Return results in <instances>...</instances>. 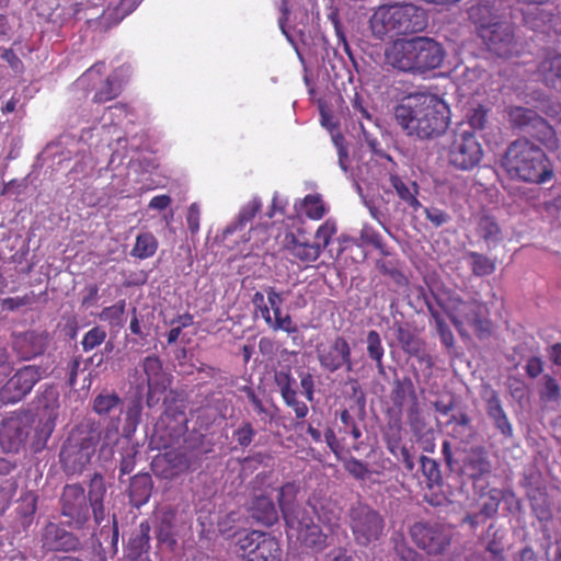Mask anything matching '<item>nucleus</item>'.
I'll list each match as a JSON object with an SVG mask.
<instances>
[{
    "label": "nucleus",
    "instance_id": "f257e3e1",
    "mask_svg": "<svg viewBox=\"0 0 561 561\" xmlns=\"http://www.w3.org/2000/svg\"><path fill=\"white\" fill-rule=\"evenodd\" d=\"M394 118L409 137L433 139L447 130L450 110L437 95L417 92L401 100L394 107Z\"/></svg>",
    "mask_w": 561,
    "mask_h": 561
},
{
    "label": "nucleus",
    "instance_id": "f03ea898",
    "mask_svg": "<svg viewBox=\"0 0 561 561\" xmlns=\"http://www.w3.org/2000/svg\"><path fill=\"white\" fill-rule=\"evenodd\" d=\"M446 53L428 36L398 37L385 48V60L393 70L412 77H425L438 69Z\"/></svg>",
    "mask_w": 561,
    "mask_h": 561
},
{
    "label": "nucleus",
    "instance_id": "7ed1b4c3",
    "mask_svg": "<svg viewBox=\"0 0 561 561\" xmlns=\"http://www.w3.org/2000/svg\"><path fill=\"white\" fill-rule=\"evenodd\" d=\"M298 488L294 483H285L278 489V506L282 512L287 536H296L297 540L307 549L320 552L328 546V535L313 522L309 512L297 502Z\"/></svg>",
    "mask_w": 561,
    "mask_h": 561
},
{
    "label": "nucleus",
    "instance_id": "20e7f679",
    "mask_svg": "<svg viewBox=\"0 0 561 561\" xmlns=\"http://www.w3.org/2000/svg\"><path fill=\"white\" fill-rule=\"evenodd\" d=\"M501 165L511 179L525 183L541 184L553 175L543 149L526 137L518 138L508 145Z\"/></svg>",
    "mask_w": 561,
    "mask_h": 561
},
{
    "label": "nucleus",
    "instance_id": "39448f33",
    "mask_svg": "<svg viewBox=\"0 0 561 561\" xmlns=\"http://www.w3.org/2000/svg\"><path fill=\"white\" fill-rule=\"evenodd\" d=\"M427 24L426 11L409 2L381 4L369 20L371 33L378 39H385L390 34L399 36L420 33Z\"/></svg>",
    "mask_w": 561,
    "mask_h": 561
},
{
    "label": "nucleus",
    "instance_id": "423d86ee",
    "mask_svg": "<svg viewBox=\"0 0 561 561\" xmlns=\"http://www.w3.org/2000/svg\"><path fill=\"white\" fill-rule=\"evenodd\" d=\"M101 442L100 424L85 420L75 427L61 446L59 461L67 474L81 473L91 462Z\"/></svg>",
    "mask_w": 561,
    "mask_h": 561
},
{
    "label": "nucleus",
    "instance_id": "0eeeda50",
    "mask_svg": "<svg viewBox=\"0 0 561 561\" xmlns=\"http://www.w3.org/2000/svg\"><path fill=\"white\" fill-rule=\"evenodd\" d=\"M348 526L354 541L360 547H368L383 535L385 519L371 506L357 503L348 511Z\"/></svg>",
    "mask_w": 561,
    "mask_h": 561
},
{
    "label": "nucleus",
    "instance_id": "6e6552de",
    "mask_svg": "<svg viewBox=\"0 0 561 561\" xmlns=\"http://www.w3.org/2000/svg\"><path fill=\"white\" fill-rule=\"evenodd\" d=\"M410 536L417 548L428 556H443L451 545L453 527L438 522H416L410 527Z\"/></svg>",
    "mask_w": 561,
    "mask_h": 561
},
{
    "label": "nucleus",
    "instance_id": "1a4fd4ad",
    "mask_svg": "<svg viewBox=\"0 0 561 561\" xmlns=\"http://www.w3.org/2000/svg\"><path fill=\"white\" fill-rule=\"evenodd\" d=\"M187 432V417L183 410L167 409L154 425L151 444L157 449L180 446Z\"/></svg>",
    "mask_w": 561,
    "mask_h": 561
},
{
    "label": "nucleus",
    "instance_id": "9d476101",
    "mask_svg": "<svg viewBox=\"0 0 561 561\" xmlns=\"http://www.w3.org/2000/svg\"><path fill=\"white\" fill-rule=\"evenodd\" d=\"M238 550L245 561H280L283 550L279 541L268 533L251 530L239 538Z\"/></svg>",
    "mask_w": 561,
    "mask_h": 561
},
{
    "label": "nucleus",
    "instance_id": "9b49d317",
    "mask_svg": "<svg viewBox=\"0 0 561 561\" xmlns=\"http://www.w3.org/2000/svg\"><path fill=\"white\" fill-rule=\"evenodd\" d=\"M504 115L513 129L529 134L540 141L553 135L549 123L533 108L507 105L504 108Z\"/></svg>",
    "mask_w": 561,
    "mask_h": 561
},
{
    "label": "nucleus",
    "instance_id": "f8f14e48",
    "mask_svg": "<svg viewBox=\"0 0 561 561\" xmlns=\"http://www.w3.org/2000/svg\"><path fill=\"white\" fill-rule=\"evenodd\" d=\"M33 414L14 412L2 420L0 425V446L5 453H19L24 446L32 425Z\"/></svg>",
    "mask_w": 561,
    "mask_h": 561
},
{
    "label": "nucleus",
    "instance_id": "ddd939ff",
    "mask_svg": "<svg viewBox=\"0 0 561 561\" xmlns=\"http://www.w3.org/2000/svg\"><path fill=\"white\" fill-rule=\"evenodd\" d=\"M422 474L425 479L427 491L425 501L432 506H447L454 503L455 493L453 486L445 483L442 478L439 465L432 458H420Z\"/></svg>",
    "mask_w": 561,
    "mask_h": 561
},
{
    "label": "nucleus",
    "instance_id": "4468645a",
    "mask_svg": "<svg viewBox=\"0 0 561 561\" xmlns=\"http://www.w3.org/2000/svg\"><path fill=\"white\" fill-rule=\"evenodd\" d=\"M316 352L320 367L324 371L335 373L341 368L347 373L354 370L351 345L342 335H336L325 344H318Z\"/></svg>",
    "mask_w": 561,
    "mask_h": 561
},
{
    "label": "nucleus",
    "instance_id": "2eb2a0df",
    "mask_svg": "<svg viewBox=\"0 0 561 561\" xmlns=\"http://www.w3.org/2000/svg\"><path fill=\"white\" fill-rule=\"evenodd\" d=\"M60 514L66 517L67 525L81 529L90 519V507L84 489L80 484H67L60 496Z\"/></svg>",
    "mask_w": 561,
    "mask_h": 561
},
{
    "label": "nucleus",
    "instance_id": "dca6fc26",
    "mask_svg": "<svg viewBox=\"0 0 561 561\" xmlns=\"http://www.w3.org/2000/svg\"><path fill=\"white\" fill-rule=\"evenodd\" d=\"M41 369L35 365H26L18 369L0 390V399L4 403H16L24 399L41 380Z\"/></svg>",
    "mask_w": 561,
    "mask_h": 561
},
{
    "label": "nucleus",
    "instance_id": "f3484780",
    "mask_svg": "<svg viewBox=\"0 0 561 561\" xmlns=\"http://www.w3.org/2000/svg\"><path fill=\"white\" fill-rule=\"evenodd\" d=\"M39 541L45 552H78L82 549V541L76 534L53 522L42 528Z\"/></svg>",
    "mask_w": 561,
    "mask_h": 561
},
{
    "label": "nucleus",
    "instance_id": "a211bd4d",
    "mask_svg": "<svg viewBox=\"0 0 561 561\" xmlns=\"http://www.w3.org/2000/svg\"><path fill=\"white\" fill-rule=\"evenodd\" d=\"M46 330H27L12 334V350L21 360H32L43 355L50 344Z\"/></svg>",
    "mask_w": 561,
    "mask_h": 561
},
{
    "label": "nucleus",
    "instance_id": "6ab92c4d",
    "mask_svg": "<svg viewBox=\"0 0 561 561\" xmlns=\"http://www.w3.org/2000/svg\"><path fill=\"white\" fill-rule=\"evenodd\" d=\"M479 35L489 50L501 58H508L516 49L515 35L512 26L507 23L495 22L481 27Z\"/></svg>",
    "mask_w": 561,
    "mask_h": 561
},
{
    "label": "nucleus",
    "instance_id": "aec40b11",
    "mask_svg": "<svg viewBox=\"0 0 561 561\" xmlns=\"http://www.w3.org/2000/svg\"><path fill=\"white\" fill-rule=\"evenodd\" d=\"M524 24L533 31L549 32L557 31L558 20L557 5L548 0L538 5H529L520 9Z\"/></svg>",
    "mask_w": 561,
    "mask_h": 561
},
{
    "label": "nucleus",
    "instance_id": "412c9836",
    "mask_svg": "<svg viewBox=\"0 0 561 561\" xmlns=\"http://www.w3.org/2000/svg\"><path fill=\"white\" fill-rule=\"evenodd\" d=\"M151 526L148 520H142L135 528L124 547V556L128 561H151L150 551Z\"/></svg>",
    "mask_w": 561,
    "mask_h": 561
},
{
    "label": "nucleus",
    "instance_id": "4be33fe9",
    "mask_svg": "<svg viewBox=\"0 0 561 561\" xmlns=\"http://www.w3.org/2000/svg\"><path fill=\"white\" fill-rule=\"evenodd\" d=\"M462 322L473 328L474 334L480 340L489 339L493 333L491 321L484 316L485 307L476 300L462 304L461 310Z\"/></svg>",
    "mask_w": 561,
    "mask_h": 561
},
{
    "label": "nucleus",
    "instance_id": "5701e85b",
    "mask_svg": "<svg viewBox=\"0 0 561 561\" xmlns=\"http://www.w3.org/2000/svg\"><path fill=\"white\" fill-rule=\"evenodd\" d=\"M142 370L146 375V382L148 387L147 402L157 393H162L168 385L169 379L163 371L162 363L156 355L147 356L141 363Z\"/></svg>",
    "mask_w": 561,
    "mask_h": 561
},
{
    "label": "nucleus",
    "instance_id": "b1692460",
    "mask_svg": "<svg viewBox=\"0 0 561 561\" xmlns=\"http://www.w3.org/2000/svg\"><path fill=\"white\" fill-rule=\"evenodd\" d=\"M540 82L561 93V54L548 51L537 66Z\"/></svg>",
    "mask_w": 561,
    "mask_h": 561
},
{
    "label": "nucleus",
    "instance_id": "393cba45",
    "mask_svg": "<svg viewBox=\"0 0 561 561\" xmlns=\"http://www.w3.org/2000/svg\"><path fill=\"white\" fill-rule=\"evenodd\" d=\"M249 516L266 527L273 526L278 522V511L273 500L264 494L254 495L248 506Z\"/></svg>",
    "mask_w": 561,
    "mask_h": 561
},
{
    "label": "nucleus",
    "instance_id": "a878e982",
    "mask_svg": "<svg viewBox=\"0 0 561 561\" xmlns=\"http://www.w3.org/2000/svg\"><path fill=\"white\" fill-rule=\"evenodd\" d=\"M284 248L294 261L306 264L307 266L318 260L321 254L320 244L300 241L291 232L285 236Z\"/></svg>",
    "mask_w": 561,
    "mask_h": 561
},
{
    "label": "nucleus",
    "instance_id": "bb28decb",
    "mask_svg": "<svg viewBox=\"0 0 561 561\" xmlns=\"http://www.w3.org/2000/svg\"><path fill=\"white\" fill-rule=\"evenodd\" d=\"M462 142L458 147V167L470 169L479 163L482 157V149L474 135L463 129L461 130Z\"/></svg>",
    "mask_w": 561,
    "mask_h": 561
},
{
    "label": "nucleus",
    "instance_id": "cd10ccee",
    "mask_svg": "<svg viewBox=\"0 0 561 561\" xmlns=\"http://www.w3.org/2000/svg\"><path fill=\"white\" fill-rule=\"evenodd\" d=\"M105 494L106 488L102 476L94 474L90 481L87 502L89 501L90 503L89 507L92 510L93 518L96 525H100L105 518V510L103 504Z\"/></svg>",
    "mask_w": 561,
    "mask_h": 561
},
{
    "label": "nucleus",
    "instance_id": "c85d7f7f",
    "mask_svg": "<svg viewBox=\"0 0 561 561\" xmlns=\"http://www.w3.org/2000/svg\"><path fill=\"white\" fill-rule=\"evenodd\" d=\"M432 317L435 320L436 332L442 343L447 347L454 346V335L449 328V323L456 325V313L453 309L440 306V309L431 308Z\"/></svg>",
    "mask_w": 561,
    "mask_h": 561
},
{
    "label": "nucleus",
    "instance_id": "c756f323",
    "mask_svg": "<svg viewBox=\"0 0 561 561\" xmlns=\"http://www.w3.org/2000/svg\"><path fill=\"white\" fill-rule=\"evenodd\" d=\"M164 453L154 459V465L164 461L169 466L170 472L167 476L173 477L187 471L191 467V460L186 453L180 446H173L163 449Z\"/></svg>",
    "mask_w": 561,
    "mask_h": 561
},
{
    "label": "nucleus",
    "instance_id": "7c9ffc66",
    "mask_svg": "<svg viewBox=\"0 0 561 561\" xmlns=\"http://www.w3.org/2000/svg\"><path fill=\"white\" fill-rule=\"evenodd\" d=\"M152 479L149 473H138L130 479L128 494L130 503L140 507L146 504L151 495Z\"/></svg>",
    "mask_w": 561,
    "mask_h": 561
},
{
    "label": "nucleus",
    "instance_id": "2f4dec72",
    "mask_svg": "<svg viewBox=\"0 0 561 561\" xmlns=\"http://www.w3.org/2000/svg\"><path fill=\"white\" fill-rule=\"evenodd\" d=\"M389 181L399 198L410 208L416 211L422 206L417 199L419 186L415 182L408 184L398 174H391Z\"/></svg>",
    "mask_w": 561,
    "mask_h": 561
},
{
    "label": "nucleus",
    "instance_id": "473e14b6",
    "mask_svg": "<svg viewBox=\"0 0 561 561\" xmlns=\"http://www.w3.org/2000/svg\"><path fill=\"white\" fill-rule=\"evenodd\" d=\"M488 415L493 420L495 427L505 436L512 437L513 430L507 416L501 405L500 398L495 391L491 393L486 401Z\"/></svg>",
    "mask_w": 561,
    "mask_h": 561
},
{
    "label": "nucleus",
    "instance_id": "72a5a7b5",
    "mask_svg": "<svg viewBox=\"0 0 561 561\" xmlns=\"http://www.w3.org/2000/svg\"><path fill=\"white\" fill-rule=\"evenodd\" d=\"M104 71L105 62H95L75 81V88L83 91L84 93L94 91L102 83Z\"/></svg>",
    "mask_w": 561,
    "mask_h": 561
},
{
    "label": "nucleus",
    "instance_id": "f704fd0d",
    "mask_svg": "<svg viewBox=\"0 0 561 561\" xmlns=\"http://www.w3.org/2000/svg\"><path fill=\"white\" fill-rule=\"evenodd\" d=\"M56 417L57 414L54 411H49L46 416L39 419L32 440V450L34 453L45 448L47 440L54 432Z\"/></svg>",
    "mask_w": 561,
    "mask_h": 561
},
{
    "label": "nucleus",
    "instance_id": "c9c22d12",
    "mask_svg": "<svg viewBox=\"0 0 561 561\" xmlns=\"http://www.w3.org/2000/svg\"><path fill=\"white\" fill-rule=\"evenodd\" d=\"M465 469L471 478L481 477L490 472L491 465L486 459L485 451L482 447H472L469 455L463 459Z\"/></svg>",
    "mask_w": 561,
    "mask_h": 561
},
{
    "label": "nucleus",
    "instance_id": "e433bc0d",
    "mask_svg": "<svg viewBox=\"0 0 561 561\" xmlns=\"http://www.w3.org/2000/svg\"><path fill=\"white\" fill-rule=\"evenodd\" d=\"M122 399L115 392H101L92 401V410L100 416H107L116 411L122 412Z\"/></svg>",
    "mask_w": 561,
    "mask_h": 561
},
{
    "label": "nucleus",
    "instance_id": "4c0bfd02",
    "mask_svg": "<svg viewBox=\"0 0 561 561\" xmlns=\"http://www.w3.org/2000/svg\"><path fill=\"white\" fill-rule=\"evenodd\" d=\"M158 245L159 242L151 232H140L136 237L135 245L130 251V255L139 260L152 257L158 250Z\"/></svg>",
    "mask_w": 561,
    "mask_h": 561
},
{
    "label": "nucleus",
    "instance_id": "58836bf2",
    "mask_svg": "<svg viewBox=\"0 0 561 561\" xmlns=\"http://www.w3.org/2000/svg\"><path fill=\"white\" fill-rule=\"evenodd\" d=\"M137 454V445L130 440L129 436H124L119 448V480L134 471Z\"/></svg>",
    "mask_w": 561,
    "mask_h": 561
},
{
    "label": "nucleus",
    "instance_id": "ea45409f",
    "mask_svg": "<svg viewBox=\"0 0 561 561\" xmlns=\"http://www.w3.org/2000/svg\"><path fill=\"white\" fill-rule=\"evenodd\" d=\"M367 355L375 362L376 368L380 375L385 374L383 356L385 348L380 334L376 330H370L366 335Z\"/></svg>",
    "mask_w": 561,
    "mask_h": 561
},
{
    "label": "nucleus",
    "instance_id": "a19ab883",
    "mask_svg": "<svg viewBox=\"0 0 561 561\" xmlns=\"http://www.w3.org/2000/svg\"><path fill=\"white\" fill-rule=\"evenodd\" d=\"M142 414V398L140 396L134 397L126 407L124 436H130L135 433L138 424L141 421Z\"/></svg>",
    "mask_w": 561,
    "mask_h": 561
},
{
    "label": "nucleus",
    "instance_id": "79ce46f5",
    "mask_svg": "<svg viewBox=\"0 0 561 561\" xmlns=\"http://www.w3.org/2000/svg\"><path fill=\"white\" fill-rule=\"evenodd\" d=\"M94 91L92 101L102 104L116 99L122 92V87L117 83L115 77L107 76L102 79V83Z\"/></svg>",
    "mask_w": 561,
    "mask_h": 561
},
{
    "label": "nucleus",
    "instance_id": "37998d69",
    "mask_svg": "<svg viewBox=\"0 0 561 561\" xmlns=\"http://www.w3.org/2000/svg\"><path fill=\"white\" fill-rule=\"evenodd\" d=\"M126 311V300L121 299L116 304L103 308L99 313L101 321L107 322L113 328H121L124 325V316Z\"/></svg>",
    "mask_w": 561,
    "mask_h": 561
},
{
    "label": "nucleus",
    "instance_id": "c03bdc74",
    "mask_svg": "<svg viewBox=\"0 0 561 561\" xmlns=\"http://www.w3.org/2000/svg\"><path fill=\"white\" fill-rule=\"evenodd\" d=\"M119 417L111 420V422L106 425L104 431H101V454H104L106 448H108L110 456L113 455L112 445L118 446L121 448V443L123 437H119L118 431Z\"/></svg>",
    "mask_w": 561,
    "mask_h": 561
},
{
    "label": "nucleus",
    "instance_id": "a18cd8bd",
    "mask_svg": "<svg viewBox=\"0 0 561 561\" xmlns=\"http://www.w3.org/2000/svg\"><path fill=\"white\" fill-rule=\"evenodd\" d=\"M302 211L311 220H320L327 213L325 205L319 194H308L302 199Z\"/></svg>",
    "mask_w": 561,
    "mask_h": 561
},
{
    "label": "nucleus",
    "instance_id": "49530a36",
    "mask_svg": "<svg viewBox=\"0 0 561 561\" xmlns=\"http://www.w3.org/2000/svg\"><path fill=\"white\" fill-rule=\"evenodd\" d=\"M261 209L262 202L257 196H254L240 209L237 224L234 225L233 230L245 227L247 224L251 222L255 218V216L261 211Z\"/></svg>",
    "mask_w": 561,
    "mask_h": 561
},
{
    "label": "nucleus",
    "instance_id": "de8ad7c7",
    "mask_svg": "<svg viewBox=\"0 0 561 561\" xmlns=\"http://www.w3.org/2000/svg\"><path fill=\"white\" fill-rule=\"evenodd\" d=\"M541 401L558 402L561 399V388L558 380L550 376L543 375L541 378V389L539 391Z\"/></svg>",
    "mask_w": 561,
    "mask_h": 561
},
{
    "label": "nucleus",
    "instance_id": "09e8293b",
    "mask_svg": "<svg viewBox=\"0 0 561 561\" xmlns=\"http://www.w3.org/2000/svg\"><path fill=\"white\" fill-rule=\"evenodd\" d=\"M156 539L159 545H165L168 548L173 549L176 540L173 535V524L167 516L162 517L154 528Z\"/></svg>",
    "mask_w": 561,
    "mask_h": 561
},
{
    "label": "nucleus",
    "instance_id": "8fccbe9b",
    "mask_svg": "<svg viewBox=\"0 0 561 561\" xmlns=\"http://www.w3.org/2000/svg\"><path fill=\"white\" fill-rule=\"evenodd\" d=\"M141 0H119L117 3L108 2L107 9L104 11V15H112V11L114 14V22L118 23L126 15L131 13Z\"/></svg>",
    "mask_w": 561,
    "mask_h": 561
},
{
    "label": "nucleus",
    "instance_id": "3c124183",
    "mask_svg": "<svg viewBox=\"0 0 561 561\" xmlns=\"http://www.w3.org/2000/svg\"><path fill=\"white\" fill-rule=\"evenodd\" d=\"M467 259L471 266L472 273L477 276L490 275L495 268L494 262L485 255L471 252L468 254Z\"/></svg>",
    "mask_w": 561,
    "mask_h": 561
},
{
    "label": "nucleus",
    "instance_id": "603ef678",
    "mask_svg": "<svg viewBox=\"0 0 561 561\" xmlns=\"http://www.w3.org/2000/svg\"><path fill=\"white\" fill-rule=\"evenodd\" d=\"M274 380L282 399L297 392L296 379L293 377L290 369L275 371Z\"/></svg>",
    "mask_w": 561,
    "mask_h": 561
},
{
    "label": "nucleus",
    "instance_id": "864d4df0",
    "mask_svg": "<svg viewBox=\"0 0 561 561\" xmlns=\"http://www.w3.org/2000/svg\"><path fill=\"white\" fill-rule=\"evenodd\" d=\"M468 18L471 20L474 24L479 25V30L484 26H489L493 24L491 22L492 20V12L488 4L484 3H477L471 5L468 10Z\"/></svg>",
    "mask_w": 561,
    "mask_h": 561
},
{
    "label": "nucleus",
    "instance_id": "5fc2aeb1",
    "mask_svg": "<svg viewBox=\"0 0 561 561\" xmlns=\"http://www.w3.org/2000/svg\"><path fill=\"white\" fill-rule=\"evenodd\" d=\"M106 336L107 333L102 327H93L82 337L81 346L83 352L88 353L94 350L95 347L100 346L105 342Z\"/></svg>",
    "mask_w": 561,
    "mask_h": 561
},
{
    "label": "nucleus",
    "instance_id": "6e6d98bb",
    "mask_svg": "<svg viewBox=\"0 0 561 561\" xmlns=\"http://www.w3.org/2000/svg\"><path fill=\"white\" fill-rule=\"evenodd\" d=\"M478 231L484 240L489 241L497 240L501 229L493 217L482 215L478 221Z\"/></svg>",
    "mask_w": 561,
    "mask_h": 561
},
{
    "label": "nucleus",
    "instance_id": "4d7b16f0",
    "mask_svg": "<svg viewBox=\"0 0 561 561\" xmlns=\"http://www.w3.org/2000/svg\"><path fill=\"white\" fill-rule=\"evenodd\" d=\"M466 122L459 123L458 126L467 124L473 129H482L486 123V110L482 105L469 107L466 114Z\"/></svg>",
    "mask_w": 561,
    "mask_h": 561
},
{
    "label": "nucleus",
    "instance_id": "13d9d810",
    "mask_svg": "<svg viewBox=\"0 0 561 561\" xmlns=\"http://www.w3.org/2000/svg\"><path fill=\"white\" fill-rule=\"evenodd\" d=\"M538 95V98H535L537 101H539L538 108L548 117L561 121V103L551 100L542 92H539Z\"/></svg>",
    "mask_w": 561,
    "mask_h": 561
},
{
    "label": "nucleus",
    "instance_id": "bf43d9fd",
    "mask_svg": "<svg viewBox=\"0 0 561 561\" xmlns=\"http://www.w3.org/2000/svg\"><path fill=\"white\" fill-rule=\"evenodd\" d=\"M461 435L462 443H471L474 442L478 437L474 426L472 425V420L466 415H458V436Z\"/></svg>",
    "mask_w": 561,
    "mask_h": 561
},
{
    "label": "nucleus",
    "instance_id": "052dcab7",
    "mask_svg": "<svg viewBox=\"0 0 561 561\" xmlns=\"http://www.w3.org/2000/svg\"><path fill=\"white\" fill-rule=\"evenodd\" d=\"M256 435V431L250 422H243L234 432L233 437L238 445L242 448H247L253 442Z\"/></svg>",
    "mask_w": 561,
    "mask_h": 561
},
{
    "label": "nucleus",
    "instance_id": "680f3d73",
    "mask_svg": "<svg viewBox=\"0 0 561 561\" xmlns=\"http://www.w3.org/2000/svg\"><path fill=\"white\" fill-rule=\"evenodd\" d=\"M344 469L356 480H366L369 476L367 465L355 457L344 461Z\"/></svg>",
    "mask_w": 561,
    "mask_h": 561
},
{
    "label": "nucleus",
    "instance_id": "e2e57ef3",
    "mask_svg": "<svg viewBox=\"0 0 561 561\" xmlns=\"http://www.w3.org/2000/svg\"><path fill=\"white\" fill-rule=\"evenodd\" d=\"M336 233V225L334 221L325 220L316 231V244L321 248H327L330 244L332 237Z\"/></svg>",
    "mask_w": 561,
    "mask_h": 561
},
{
    "label": "nucleus",
    "instance_id": "0e129e2a",
    "mask_svg": "<svg viewBox=\"0 0 561 561\" xmlns=\"http://www.w3.org/2000/svg\"><path fill=\"white\" fill-rule=\"evenodd\" d=\"M283 401L294 411L297 420H304L308 415L309 408L304 401L298 399V392L283 398Z\"/></svg>",
    "mask_w": 561,
    "mask_h": 561
},
{
    "label": "nucleus",
    "instance_id": "69168bd1",
    "mask_svg": "<svg viewBox=\"0 0 561 561\" xmlns=\"http://www.w3.org/2000/svg\"><path fill=\"white\" fill-rule=\"evenodd\" d=\"M397 337L404 351L409 353L417 352L419 343L410 330L399 327Z\"/></svg>",
    "mask_w": 561,
    "mask_h": 561
},
{
    "label": "nucleus",
    "instance_id": "338daca9",
    "mask_svg": "<svg viewBox=\"0 0 561 561\" xmlns=\"http://www.w3.org/2000/svg\"><path fill=\"white\" fill-rule=\"evenodd\" d=\"M362 239L368 244H371L374 248L378 249L383 255L389 254L383 238L380 233L374 230H365L362 233Z\"/></svg>",
    "mask_w": 561,
    "mask_h": 561
},
{
    "label": "nucleus",
    "instance_id": "774afa93",
    "mask_svg": "<svg viewBox=\"0 0 561 561\" xmlns=\"http://www.w3.org/2000/svg\"><path fill=\"white\" fill-rule=\"evenodd\" d=\"M300 387L305 398L312 402L314 399V379L309 371H301L299 374Z\"/></svg>",
    "mask_w": 561,
    "mask_h": 561
}]
</instances>
